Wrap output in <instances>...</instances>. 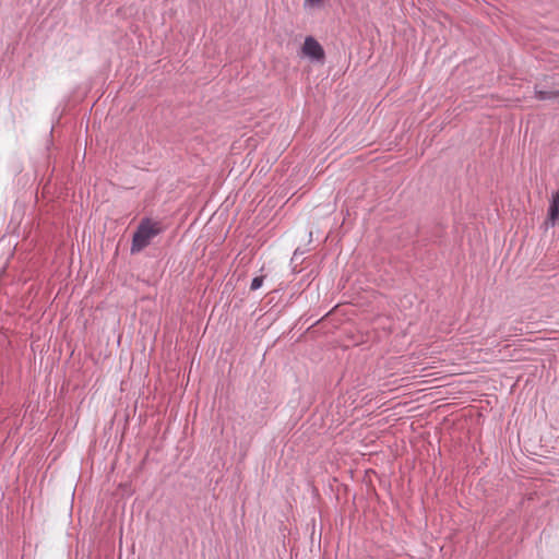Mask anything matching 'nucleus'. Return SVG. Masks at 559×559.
<instances>
[{
    "instance_id": "obj_1",
    "label": "nucleus",
    "mask_w": 559,
    "mask_h": 559,
    "mask_svg": "<svg viewBox=\"0 0 559 559\" xmlns=\"http://www.w3.org/2000/svg\"><path fill=\"white\" fill-rule=\"evenodd\" d=\"M163 233L160 223L147 216L143 217L136 226L133 236L130 252L136 254L144 250L152 240Z\"/></svg>"
},
{
    "instance_id": "obj_2",
    "label": "nucleus",
    "mask_w": 559,
    "mask_h": 559,
    "mask_svg": "<svg viewBox=\"0 0 559 559\" xmlns=\"http://www.w3.org/2000/svg\"><path fill=\"white\" fill-rule=\"evenodd\" d=\"M302 53L311 61L323 62L325 52L322 45L312 36H307L302 45Z\"/></svg>"
},
{
    "instance_id": "obj_3",
    "label": "nucleus",
    "mask_w": 559,
    "mask_h": 559,
    "mask_svg": "<svg viewBox=\"0 0 559 559\" xmlns=\"http://www.w3.org/2000/svg\"><path fill=\"white\" fill-rule=\"evenodd\" d=\"M559 222V190L555 191L551 194L548 210H547V218L546 224L555 227Z\"/></svg>"
},
{
    "instance_id": "obj_4",
    "label": "nucleus",
    "mask_w": 559,
    "mask_h": 559,
    "mask_svg": "<svg viewBox=\"0 0 559 559\" xmlns=\"http://www.w3.org/2000/svg\"><path fill=\"white\" fill-rule=\"evenodd\" d=\"M263 281H264L263 276H255V277H253L252 281H251V284H250V289L251 290H258L259 288L262 287Z\"/></svg>"
},
{
    "instance_id": "obj_5",
    "label": "nucleus",
    "mask_w": 559,
    "mask_h": 559,
    "mask_svg": "<svg viewBox=\"0 0 559 559\" xmlns=\"http://www.w3.org/2000/svg\"><path fill=\"white\" fill-rule=\"evenodd\" d=\"M322 2L323 0H305V4H309L311 7H319Z\"/></svg>"
},
{
    "instance_id": "obj_6",
    "label": "nucleus",
    "mask_w": 559,
    "mask_h": 559,
    "mask_svg": "<svg viewBox=\"0 0 559 559\" xmlns=\"http://www.w3.org/2000/svg\"><path fill=\"white\" fill-rule=\"evenodd\" d=\"M437 237H440L439 231H436L431 237H427V238L423 239V242H424V245H426L428 241L436 242V239H433V238H437Z\"/></svg>"
}]
</instances>
